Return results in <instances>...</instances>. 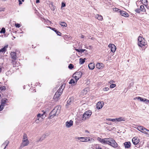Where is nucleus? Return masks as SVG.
Masks as SVG:
<instances>
[{"label":"nucleus","instance_id":"1","mask_svg":"<svg viewBox=\"0 0 149 149\" xmlns=\"http://www.w3.org/2000/svg\"><path fill=\"white\" fill-rule=\"evenodd\" d=\"M61 109V107L60 105L56 107L50 113L49 118L52 119L55 116H58L60 113Z\"/></svg>","mask_w":149,"mask_h":149},{"label":"nucleus","instance_id":"2","mask_svg":"<svg viewBox=\"0 0 149 149\" xmlns=\"http://www.w3.org/2000/svg\"><path fill=\"white\" fill-rule=\"evenodd\" d=\"M138 45L139 47H146L147 44L146 41L143 38L139 36L138 38Z\"/></svg>","mask_w":149,"mask_h":149},{"label":"nucleus","instance_id":"3","mask_svg":"<svg viewBox=\"0 0 149 149\" xmlns=\"http://www.w3.org/2000/svg\"><path fill=\"white\" fill-rule=\"evenodd\" d=\"M29 143V142L27 136L26 134H24L23 136L22 142L20 146V148H22L27 146Z\"/></svg>","mask_w":149,"mask_h":149},{"label":"nucleus","instance_id":"4","mask_svg":"<svg viewBox=\"0 0 149 149\" xmlns=\"http://www.w3.org/2000/svg\"><path fill=\"white\" fill-rule=\"evenodd\" d=\"M138 130L147 135L148 136H149V130H148L143 126H138L137 127Z\"/></svg>","mask_w":149,"mask_h":149},{"label":"nucleus","instance_id":"5","mask_svg":"<svg viewBox=\"0 0 149 149\" xmlns=\"http://www.w3.org/2000/svg\"><path fill=\"white\" fill-rule=\"evenodd\" d=\"M62 86H61L60 87L57 92L56 93L55 95H54V99L55 100H57L59 97L61 95L63 91V89L62 88Z\"/></svg>","mask_w":149,"mask_h":149},{"label":"nucleus","instance_id":"6","mask_svg":"<svg viewBox=\"0 0 149 149\" xmlns=\"http://www.w3.org/2000/svg\"><path fill=\"white\" fill-rule=\"evenodd\" d=\"M92 114L91 111L89 110L86 111L83 114L82 116V120H85L89 118Z\"/></svg>","mask_w":149,"mask_h":149},{"label":"nucleus","instance_id":"7","mask_svg":"<svg viewBox=\"0 0 149 149\" xmlns=\"http://www.w3.org/2000/svg\"><path fill=\"white\" fill-rule=\"evenodd\" d=\"M110 139V138H109L102 139L98 137L97 138V140L102 144H108L109 145Z\"/></svg>","mask_w":149,"mask_h":149},{"label":"nucleus","instance_id":"8","mask_svg":"<svg viewBox=\"0 0 149 149\" xmlns=\"http://www.w3.org/2000/svg\"><path fill=\"white\" fill-rule=\"evenodd\" d=\"M82 75V73L80 71L76 72L73 74L72 77L75 78L76 83L79 79L81 77Z\"/></svg>","mask_w":149,"mask_h":149},{"label":"nucleus","instance_id":"9","mask_svg":"<svg viewBox=\"0 0 149 149\" xmlns=\"http://www.w3.org/2000/svg\"><path fill=\"white\" fill-rule=\"evenodd\" d=\"M109 143V145L114 148H116L118 146L117 143L112 138H110Z\"/></svg>","mask_w":149,"mask_h":149},{"label":"nucleus","instance_id":"10","mask_svg":"<svg viewBox=\"0 0 149 149\" xmlns=\"http://www.w3.org/2000/svg\"><path fill=\"white\" fill-rule=\"evenodd\" d=\"M137 99L139 100L141 102H145L146 104H149V100L145 98H143L140 97H137Z\"/></svg>","mask_w":149,"mask_h":149},{"label":"nucleus","instance_id":"11","mask_svg":"<svg viewBox=\"0 0 149 149\" xmlns=\"http://www.w3.org/2000/svg\"><path fill=\"white\" fill-rule=\"evenodd\" d=\"M108 47L110 49L111 51L113 53H114L116 49V47L113 44H109Z\"/></svg>","mask_w":149,"mask_h":149},{"label":"nucleus","instance_id":"12","mask_svg":"<svg viewBox=\"0 0 149 149\" xmlns=\"http://www.w3.org/2000/svg\"><path fill=\"white\" fill-rule=\"evenodd\" d=\"M104 103L103 102H99L96 104V108L97 109H101L103 106Z\"/></svg>","mask_w":149,"mask_h":149},{"label":"nucleus","instance_id":"13","mask_svg":"<svg viewBox=\"0 0 149 149\" xmlns=\"http://www.w3.org/2000/svg\"><path fill=\"white\" fill-rule=\"evenodd\" d=\"M134 144L135 145L137 144L139 142V139L138 138L134 137L132 140Z\"/></svg>","mask_w":149,"mask_h":149},{"label":"nucleus","instance_id":"14","mask_svg":"<svg viewBox=\"0 0 149 149\" xmlns=\"http://www.w3.org/2000/svg\"><path fill=\"white\" fill-rule=\"evenodd\" d=\"M73 121L72 120H70L69 121H67L65 123V126L67 127H70L72 125Z\"/></svg>","mask_w":149,"mask_h":149},{"label":"nucleus","instance_id":"15","mask_svg":"<svg viewBox=\"0 0 149 149\" xmlns=\"http://www.w3.org/2000/svg\"><path fill=\"white\" fill-rule=\"evenodd\" d=\"M119 13H120V15L122 16L125 17H128L129 16L128 13L124 11H122L120 10Z\"/></svg>","mask_w":149,"mask_h":149},{"label":"nucleus","instance_id":"16","mask_svg":"<svg viewBox=\"0 0 149 149\" xmlns=\"http://www.w3.org/2000/svg\"><path fill=\"white\" fill-rule=\"evenodd\" d=\"M104 67V65L102 63H97L96 65V67L97 68L102 69Z\"/></svg>","mask_w":149,"mask_h":149},{"label":"nucleus","instance_id":"17","mask_svg":"<svg viewBox=\"0 0 149 149\" xmlns=\"http://www.w3.org/2000/svg\"><path fill=\"white\" fill-rule=\"evenodd\" d=\"M124 145L125 148H129L131 146V143L130 141L126 142L124 143Z\"/></svg>","mask_w":149,"mask_h":149},{"label":"nucleus","instance_id":"18","mask_svg":"<svg viewBox=\"0 0 149 149\" xmlns=\"http://www.w3.org/2000/svg\"><path fill=\"white\" fill-rule=\"evenodd\" d=\"M45 113V112H44L42 114L39 113L37 115V118H40L41 119H40L41 120H43L44 118H45V117H44V115Z\"/></svg>","mask_w":149,"mask_h":149},{"label":"nucleus","instance_id":"19","mask_svg":"<svg viewBox=\"0 0 149 149\" xmlns=\"http://www.w3.org/2000/svg\"><path fill=\"white\" fill-rule=\"evenodd\" d=\"M11 56L13 60H15L16 59L17 56L16 53L14 52H11L10 53Z\"/></svg>","mask_w":149,"mask_h":149},{"label":"nucleus","instance_id":"20","mask_svg":"<svg viewBox=\"0 0 149 149\" xmlns=\"http://www.w3.org/2000/svg\"><path fill=\"white\" fill-rule=\"evenodd\" d=\"M88 67L90 69L92 70L95 68V65L93 63H90L88 64Z\"/></svg>","mask_w":149,"mask_h":149},{"label":"nucleus","instance_id":"21","mask_svg":"<svg viewBox=\"0 0 149 149\" xmlns=\"http://www.w3.org/2000/svg\"><path fill=\"white\" fill-rule=\"evenodd\" d=\"M125 119L122 117H120L118 118H116V122H121L122 121H125Z\"/></svg>","mask_w":149,"mask_h":149},{"label":"nucleus","instance_id":"22","mask_svg":"<svg viewBox=\"0 0 149 149\" xmlns=\"http://www.w3.org/2000/svg\"><path fill=\"white\" fill-rule=\"evenodd\" d=\"M95 17L98 20H102L103 19L102 16L99 15H97L95 16Z\"/></svg>","mask_w":149,"mask_h":149},{"label":"nucleus","instance_id":"23","mask_svg":"<svg viewBox=\"0 0 149 149\" xmlns=\"http://www.w3.org/2000/svg\"><path fill=\"white\" fill-rule=\"evenodd\" d=\"M8 47V45L5 46L3 48L0 49V52H6Z\"/></svg>","mask_w":149,"mask_h":149},{"label":"nucleus","instance_id":"24","mask_svg":"<svg viewBox=\"0 0 149 149\" xmlns=\"http://www.w3.org/2000/svg\"><path fill=\"white\" fill-rule=\"evenodd\" d=\"M87 139H86V142L88 141H90L91 142H93L94 141V140L92 138H91L89 137H86Z\"/></svg>","mask_w":149,"mask_h":149},{"label":"nucleus","instance_id":"25","mask_svg":"<svg viewBox=\"0 0 149 149\" xmlns=\"http://www.w3.org/2000/svg\"><path fill=\"white\" fill-rule=\"evenodd\" d=\"M86 137H82L81 138L80 142H86Z\"/></svg>","mask_w":149,"mask_h":149},{"label":"nucleus","instance_id":"26","mask_svg":"<svg viewBox=\"0 0 149 149\" xmlns=\"http://www.w3.org/2000/svg\"><path fill=\"white\" fill-rule=\"evenodd\" d=\"M9 143V141H8L6 140L3 143V144L2 145V146H4L6 145V146L5 147L4 149H5L6 147L8 146V145Z\"/></svg>","mask_w":149,"mask_h":149},{"label":"nucleus","instance_id":"27","mask_svg":"<svg viewBox=\"0 0 149 149\" xmlns=\"http://www.w3.org/2000/svg\"><path fill=\"white\" fill-rule=\"evenodd\" d=\"M86 58H84V59H83L82 58H80L79 59V63L81 64H83L85 61V60H86Z\"/></svg>","mask_w":149,"mask_h":149},{"label":"nucleus","instance_id":"28","mask_svg":"<svg viewBox=\"0 0 149 149\" xmlns=\"http://www.w3.org/2000/svg\"><path fill=\"white\" fill-rule=\"evenodd\" d=\"M140 9L141 11L144 12L146 11V10L144 8V6L141 5L140 6Z\"/></svg>","mask_w":149,"mask_h":149},{"label":"nucleus","instance_id":"29","mask_svg":"<svg viewBox=\"0 0 149 149\" xmlns=\"http://www.w3.org/2000/svg\"><path fill=\"white\" fill-rule=\"evenodd\" d=\"M60 25H61V26L66 27L67 26V24L65 22H60L59 23Z\"/></svg>","mask_w":149,"mask_h":149},{"label":"nucleus","instance_id":"30","mask_svg":"<svg viewBox=\"0 0 149 149\" xmlns=\"http://www.w3.org/2000/svg\"><path fill=\"white\" fill-rule=\"evenodd\" d=\"M49 7L52 10L54 11L55 9V6H53L52 3L49 4Z\"/></svg>","mask_w":149,"mask_h":149},{"label":"nucleus","instance_id":"31","mask_svg":"<svg viewBox=\"0 0 149 149\" xmlns=\"http://www.w3.org/2000/svg\"><path fill=\"white\" fill-rule=\"evenodd\" d=\"M7 100V99H4L2 100L1 101V104L4 106L5 104L7 102L6 101Z\"/></svg>","mask_w":149,"mask_h":149},{"label":"nucleus","instance_id":"32","mask_svg":"<svg viewBox=\"0 0 149 149\" xmlns=\"http://www.w3.org/2000/svg\"><path fill=\"white\" fill-rule=\"evenodd\" d=\"M106 120L109 121H111L113 122H116V118L113 119L107 118L106 119Z\"/></svg>","mask_w":149,"mask_h":149},{"label":"nucleus","instance_id":"33","mask_svg":"<svg viewBox=\"0 0 149 149\" xmlns=\"http://www.w3.org/2000/svg\"><path fill=\"white\" fill-rule=\"evenodd\" d=\"M41 119V118H37V119H36V123H38L40 121H42V120H40V119Z\"/></svg>","mask_w":149,"mask_h":149},{"label":"nucleus","instance_id":"34","mask_svg":"<svg viewBox=\"0 0 149 149\" xmlns=\"http://www.w3.org/2000/svg\"><path fill=\"white\" fill-rule=\"evenodd\" d=\"M11 63H12V65H13V67H16V65H15V64L16 63V61H15V60H12V61Z\"/></svg>","mask_w":149,"mask_h":149},{"label":"nucleus","instance_id":"35","mask_svg":"<svg viewBox=\"0 0 149 149\" xmlns=\"http://www.w3.org/2000/svg\"><path fill=\"white\" fill-rule=\"evenodd\" d=\"M75 83V82L74 80L73 79H71L69 82V83L70 84H74Z\"/></svg>","mask_w":149,"mask_h":149},{"label":"nucleus","instance_id":"36","mask_svg":"<svg viewBox=\"0 0 149 149\" xmlns=\"http://www.w3.org/2000/svg\"><path fill=\"white\" fill-rule=\"evenodd\" d=\"M5 29L4 28H3L0 31V33H5Z\"/></svg>","mask_w":149,"mask_h":149},{"label":"nucleus","instance_id":"37","mask_svg":"<svg viewBox=\"0 0 149 149\" xmlns=\"http://www.w3.org/2000/svg\"><path fill=\"white\" fill-rule=\"evenodd\" d=\"M81 138V137L76 136L75 137V139L76 140V141H79L80 142Z\"/></svg>","mask_w":149,"mask_h":149},{"label":"nucleus","instance_id":"38","mask_svg":"<svg viewBox=\"0 0 149 149\" xmlns=\"http://www.w3.org/2000/svg\"><path fill=\"white\" fill-rule=\"evenodd\" d=\"M113 10L114 11L118 12L119 13H120V10L116 8H113Z\"/></svg>","mask_w":149,"mask_h":149},{"label":"nucleus","instance_id":"39","mask_svg":"<svg viewBox=\"0 0 149 149\" xmlns=\"http://www.w3.org/2000/svg\"><path fill=\"white\" fill-rule=\"evenodd\" d=\"M55 32L57 34V35L59 36H61V33L59 32L58 31L56 30H55Z\"/></svg>","mask_w":149,"mask_h":149},{"label":"nucleus","instance_id":"40","mask_svg":"<svg viewBox=\"0 0 149 149\" xmlns=\"http://www.w3.org/2000/svg\"><path fill=\"white\" fill-rule=\"evenodd\" d=\"M68 68L70 69H72L73 68V66L72 64H70L68 66Z\"/></svg>","mask_w":149,"mask_h":149},{"label":"nucleus","instance_id":"41","mask_svg":"<svg viewBox=\"0 0 149 149\" xmlns=\"http://www.w3.org/2000/svg\"><path fill=\"white\" fill-rule=\"evenodd\" d=\"M116 86V85L115 84H111L110 85V87L111 88H113L114 87H115Z\"/></svg>","mask_w":149,"mask_h":149},{"label":"nucleus","instance_id":"42","mask_svg":"<svg viewBox=\"0 0 149 149\" xmlns=\"http://www.w3.org/2000/svg\"><path fill=\"white\" fill-rule=\"evenodd\" d=\"M103 90L104 91H107L109 90V88L108 87H105L103 88Z\"/></svg>","mask_w":149,"mask_h":149},{"label":"nucleus","instance_id":"43","mask_svg":"<svg viewBox=\"0 0 149 149\" xmlns=\"http://www.w3.org/2000/svg\"><path fill=\"white\" fill-rule=\"evenodd\" d=\"M72 102L71 100L70 99H69L67 102V104L70 105V103Z\"/></svg>","mask_w":149,"mask_h":149},{"label":"nucleus","instance_id":"44","mask_svg":"<svg viewBox=\"0 0 149 149\" xmlns=\"http://www.w3.org/2000/svg\"><path fill=\"white\" fill-rule=\"evenodd\" d=\"M15 25L16 27L17 28H19L20 27V24H15Z\"/></svg>","mask_w":149,"mask_h":149},{"label":"nucleus","instance_id":"45","mask_svg":"<svg viewBox=\"0 0 149 149\" xmlns=\"http://www.w3.org/2000/svg\"><path fill=\"white\" fill-rule=\"evenodd\" d=\"M136 12L138 13H140L141 11L140 8H138L135 10Z\"/></svg>","mask_w":149,"mask_h":149},{"label":"nucleus","instance_id":"46","mask_svg":"<svg viewBox=\"0 0 149 149\" xmlns=\"http://www.w3.org/2000/svg\"><path fill=\"white\" fill-rule=\"evenodd\" d=\"M3 105L1 104L0 105V111H1L3 109Z\"/></svg>","mask_w":149,"mask_h":149},{"label":"nucleus","instance_id":"47","mask_svg":"<svg viewBox=\"0 0 149 149\" xmlns=\"http://www.w3.org/2000/svg\"><path fill=\"white\" fill-rule=\"evenodd\" d=\"M115 83V81H113V80H111L109 82V83L110 84H113V83Z\"/></svg>","mask_w":149,"mask_h":149},{"label":"nucleus","instance_id":"48","mask_svg":"<svg viewBox=\"0 0 149 149\" xmlns=\"http://www.w3.org/2000/svg\"><path fill=\"white\" fill-rule=\"evenodd\" d=\"M65 6L66 5L65 3H64L62 2L61 4V8H62V7H65Z\"/></svg>","mask_w":149,"mask_h":149},{"label":"nucleus","instance_id":"49","mask_svg":"<svg viewBox=\"0 0 149 149\" xmlns=\"http://www.w3.org/2000/svg\"><path fill=\"white\" fill-rule=\"evenodd\" d=\"M5 8H0V11H4Z\"/></svg>","mask_w":149,"mask_h":149},{"label":"nucleus","instance_id":"50","mask_svg":"<svg viewBox=\"0 0 149 149\" xmlns=\"http://www.w3.org/2000/svg\"><path fill=\"white\" fill-rule=\"evenodd\" d=\"M80 53H82L83 52L86 51V49H80Z\"/></svg>","mask_w":149,"mask_h":149},{"label":"nucleus","instance_id":"51","mask_svg":"<svg viewBox=\"0 0 149 149\" xmlns=\"http://www.w3.org/2000/svg\"><path fill=\"white\" fill-rule=\"evenodd\" d=\"M18 1L19 2V5H20L22 4V2L20 0H18Z\"/></svg>","mask_w":149,"mask_h":149},{"label":"nucleus","instance_id":"52","mask_svg":"<svg viewBox=\"0 0 149 149\" xmlns=\"http://www.w3.org/2000/svg\"><path fill=\"white\" fill-rule=\"evenodd\" d=\"M75 50L76 51L78 52H80V49H75Z\"/></svg>","mask_w":149,"mask_h":149},{"label":"nucleus","instance_id":"53","mask_svg":"<svg viewBox=\"0 0 149 149\" xmlns=\"http://www.w3.org/2000/svg\"><path fill=\"white\" fill-rule=\"evenodd\" d=\"M5 88H6L5 86H3V87H2L1 88V89L2 90H4L5 89Z\"/></svg>","mask_w":149,"mask_h":149},{"label":"nucleus","instance_id":"54","mask_svg":"<svg viewBox=\"0 0 149 149\" xmlns=\"http://www.w3.org/2000/svg\"><path fill=\"white\" fill-rule=\"evenodd\" d=\"M141 1L142 2H144L145 3L144 1H146V2H147V0H141Z\"/></svg>","mask_w":149,"mask_h":149},{"label":"nucleus","instance_id":"55","mask_svg":"<svg viewBox=\"0 0 149 149\" xmlns=\"http://www.w3.org/2000/svg\"><path fill=\"white\" fill-rule=\"evenodd\" d=\"M85 132L86 133H89V132L87 130H86L85 131Z\"/></svg>","mask_w":149,"mask_h":149},{"label":"nucleus","instance_id":"56","mask_svg":"<svg viewBox=\"0 0 149 149\" xmlns=\"http://www.w3.org/2000/svg\"><path fill=\"white\" fill-rule=\"evenodd\" d=\"M96 149H102L101 147H98L96 148Z\"/></svg>","mask_w":149,"mask_h":149},{"label":"nucleus","instance_id":"57","mask_svg":"<svg viewBox=\"0 0 149 149\" xmlns=\"http://www.w3.org/2000/svg\"><path fill=\"white\" fill-rule=\"evenodd\" d=\"M84 38V35H82L81 36V38Z\"/></svg>","mask_w":149,"mask_h":149},{"label":"nucleus","instance_id":"58","mask_svg":"<svg viewBox=\"0 0 149 149\" xmlns=\"http://www.w3.org/2000/svg\"><path fill=\"white\" fill-rule=\"evenodd\" d=\"M39 2V0H36V3H38Z\"/></svg>","mask_w":149,"mask_h":149},{"label":"nucleus","instance_id":"59","mask_svg":"<svg viewBox=\"0 0 149 149\" xmlns=\"http://www.w3.org/2000/svg\"><path fill=\"white\" fill-rule=\"evenodd\" d=\"M52 29L54 31H55V30H56L55 29V28H52Z\"/></svg>","mask_w":149,"mask_h":149},{"label":"nucleus","instance_id":"60","mask_svg":"<svg viewBox=\"0 0 149 149\" xmlns=\"http://www.w3.org/2000/svg\"><path fill=\"white\" fill-rule=\"evenodd\" d=\"M137 98V97H136L134 98V100H136V99H137V98Z\"/></svg>","mask_w":149,"mask_h":149},{"label":"nucleus","instance_id":"61","mask_svg":"<svg viewBox=\"0 0 149 149\" xmlns=\"http://www.w3.org/2000/svg\"><path fill=\"white\" fill-rule=\"evenodd\" d=\"M22 1L23 2L24 1V0H22Z\"/></svg>","mask_w":149,"mask_h":149},{"label":"nucleus","instance_id":"62","mask_svg":"<svg viewBox=\"0 0 149 149\" xmlns=\"http://www.w3.org/2000/svg\"><path fill=\"white\" fill-rule=\"evenodd\" d=\"M49 27L51 29V28H52L51 27Z\"/></svg>","mask_w":149,"mask_h":149},{"label":"nucleus","instance_id":"63","mask_svg":"<svg viewBox=\"0 0 149 149\" xmlns=\"http://www.w3.org/2000/svg\"><path fill=\"white\" fill-rule=\"evenodd\" d=\"M1 97V94H0V97Z\"/></svg>","mask_w":149,"mask_h":149},{"label":"nucleus","instance_id":"64","mask_svg":"<svg viewBox=\"0 0 149 149\" xmlns=\"http://www.w3.org/2000/svg\"><path fill=\"white\" fill-rule=\"evenodd\" d=\"M14 37V38H15V37Z\"/></svg>","mask_w":149,"mask_h":149}]
</instances>
